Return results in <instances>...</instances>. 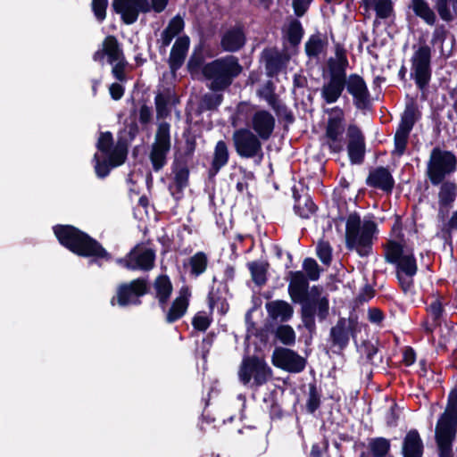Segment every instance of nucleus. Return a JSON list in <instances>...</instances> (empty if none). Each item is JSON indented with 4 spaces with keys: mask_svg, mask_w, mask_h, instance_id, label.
<instances>
[{
    "mask_svg": "<svg viewBox=\"0 0 457 457\" xmlns=\"http://www.w3.org/2000/svg\"><path fill=\"white\" fill-rule=\"evenodd\" d=\"M232 143L237 154L242 159H253L256 164H261L264 154L261 138L250 129L240 128L234 130Z\"/></svg>",
    "mask_w": 457,
    "mask_h": 457,
    "instance_id": "6e6552de",
    "label": "nucleus"
},
{
    "mask_svg": "<svg viewBox=\"0 0 457 457\" xmlns=\"http://www.w3.org/2000/svg\"><path fill=\"white\" fill-rule=\"evenodd\" d=\"M378 232L374 220H364L362 225L357 212L351 213L346 220L345 247L349 251L355 250L361 257H367L372 250L373 237Z\"/></svg>",
    "mask_w": 457,
    "mask_h": 457,
    "instance_id": "39448f33",
    "label": "nucleus"
},
{
    "mask_svg": "<svg viewBox=\"0 0 457 457\" xmlns=\"http://www.w3.org/2000/svg\"><path fill=\"white\" fill-rule=\"evenodd\" d=\"M432 296L434 297V300L428 305L426 310L430 314L435 326H441L443 316L445 313V298L439 293H436V295H433Z\"/></svg>",
    "mask_w": 457,
    "mask_h": 457,
    "instance_id": "f704fd0d",
    "label": "nucleus"
},
{
    "mask_svg": "<svg viewBox=\"0 0 457 457\" xmlns=\"http://www.w3.org/2000/svg\"><path fill=\"white\" fill-rule=\"evenodd\" d=\"M247 267L251 273L252 280L259 287L267 282L268 263L253 261L247 263Z\"/></svg>",
    "mask_w": 457,
    "mask_h": 457,
    "instance_id": "ea45409f",
    "label": "nucleus"
},
{
    "mask_svg": "<svg viewBox=\"0 0 457 457\" xmlns=\"http://www.w3.org/2000/svg\"><path fill=\"white\" fill-rule=\"evenodd\" d=\"M238 377L245 386L258 389L265 385L272 377V370L263 358L256 355L245 356L238 370Z\"/></svg>",
    "mask_w": 457,
    "mask_h": 457,
    "instance_id": "423d86ee",
    "label": "nucleus"
},
{
    "mask_svg": "<svg viewBox=\"0 0 457 457\" xmlns=\"http://www.w3.org/2000/svg\"><path fill=\"white\" fill-rule=\"evenodd\" d=\"M292 193L295 202L294 211L296 215L303 219H309L316 212L318 207L307 193L300 194L295 186L293 187Z\"/></svg>",
    "mask_w": 457,
    "mask_h": 457,
    "instance_id": "cd10ccee",
    "label": "nucleus"
},
{
    "mask_svg": "<svg viewBox=\"0 0 457 457\" xmlns=\"http://www.w3.org/2000/svg\"><path fill=\"white\" fill-rule=\"evenodd\" d=\"M104 50L108 57V62L112 64L120 57L124 56L120 47L118 39L114 36H107L103 42Z\"/></svg>",
    "mask_w": 457,
    "mask_h": 457,
    "instance_id": "58836bf2",
    "label": "nucleus"
},
{
    "mask_svg": "<svg viewBox=\"0 0 457 457\" xmlns=\"http://www.w3.org/2000/svg\"><path fill=\"white\" fill-rule=\"evenodd\" d=\"M397 272L401 274L404 273L406 277L413 278L418 272L417 260L412 252L409 254H405L396 263Z\"/></svg>",
    "mask_w": 457,
    "mask_h": 457,
    "instance_id": "37998d69",
    "label": "nucleus"
},
{
    "mask_svg": "<svg viewBox=\"0 0 457 457\" xmlns=\"http://www.w3.org/2000/svg\"><path fill=\"white\" fill-rule=\"evenodd\" d=\"M365 183L370 187L391 194L395 182L387 167L378 166L370 170Z\"/></svg>",
    "mask_w": 457,
    "mask_h": 457,
    "instance_id": "aec40b11",
    "label": "nucleus"
},
{
    "mask_svg": "<svg viewBox=\"0 0 457 457\" xmlns=\"http://www.w3.org/2000/svg\"><path fill=\"white\" fill-rule=\"evenodd\" d=\"M272 364L289 373H300L306 366L307 361L295 351L287 347H276L272 353Z\"/></svg>",
    "mask_w": 457,
    "mask_h": 457,
    "instance_id": "dca6fc26",
    "label": "nucleus"
},
{
    "mask_svg": "<svg viewBox=\"0 0 457 457\" xmlns=\"http://www.w3.org/2000/svg\"><path fill=\"white\" fill-rule=\"evenodd\" d=\"M92 11L95 17L99 22H102L106 18V9L108 6V0H92Z\"/></svg>",
    "mask_w": 457,
    "mask_h": 457,
    "instance_id": "e2e57ef3",
    "label": "nucleus"
},
{
    "mask_svg": "<svg viewBox=\"0 0 457 457\" xmlns=\"http://www.w3.org/2000/svg\"><path fill=\"white\" fill-rule=\"evenodd\" d=\"M116 63L113 65L112 69V76L119 81L124 82L127 80V75L125 72L126 67L128 65V62L125 57L122 56L119 60L115 62Z\"/></svg>",
    "mask_w": 457,
    "mask_h": 457,
    "instance_id": "052dcab7",
    "label": "nucleus"
},
{
    "mask_svg": "<svg viewBox=\"0 0 457 457\" xmlns=\"http://www.w3.org/2000/svg\"><path fill=\"white\" fill-rule=\"evenodd\" d=\"M420 112L414 103L406 104L405 109L401 115V120L397 129L411 133L416 121L420 119Z\"/></svg>",
    "mask_w": 457,
    "mask_h": 457,
    "instance_id": "72a5a7b5",
    "label": "nucleus"
},
{
    "mask_svg": "<svg viewBox=\"0 0 457 457\" xmlns=\"http://www.w3.org/2000/svg\"><path fill=\"white\" fill-rule=\"evenodd\" d=\"M212 320L200 312L196 313L192 319V326L194 329L204 332L208 329Z\"/></svg>",
    "mask_w": 457,
    "mask_h": 457,
    "instance_id": "0e129e2a",
    "label": "nucleus"
},
{
    "mask_svg": "<svg viewBox=\"0 0 457 457\" xmlns=\"http://www.w3.org/2000/svg\"><path fill=\"white\" fill-rule=\"evenodd\" d=\"M174 173L176 193L181 194L189 183V169L171 170Z\"/></svg>",
    "mask_w": 457,
    "mask_h": 457,
    "instance_id": "09e8293b",
    "label": "nucleus"
},
{
    "mask_svg": "<svg viewBox=\"0 0 457 457\" xmlns=\"http://www.w3.org/2000/svg\"><path fill=\"white\" fill-rule=\"evenodd\" d=\"M170 149V125L166 121H162L158 124L154 140L150 146L148 154L152 169L154 172H159L167 165L168 154Z\"/></svg>",
    "mask_w": 457,
    "mask_h": 457,
    "instance_id": "1a4fd4ad",
    "label": "nucleus"
},
{
    "mask_svg": "<svg viewBox=\"0 0 457 457\" xmlns=\"http://www.w3.org/2000/svg\"><path fill=\"white\" fill-rule=\"evenodd\" d=\"M431 50L428 46H421L414 53L412 57L411 77L415 80L417 87L423 91L428 87L431 79Z\"/></svg>",
    "mask_w": 457,
    "mask_h": 457,
    "instance_id": "4468645a",
    "label": "nucleus"
},
{
    "mask_svg": "<svg viewBox=\"0 0 457 457\" xmlns=\"http://www.w3.org/2000/svg\"><path fill=\"white\" fill-rule=\"evenodd\" d=\"M308 398L306 401V411L313 414L321 405V390L318 388L317 382L314 379L312 382L308 384Z\"/></svg>",
    "mask_w": 457,
    "mask_h": 457,
    "instance_id": "a19ab883",
    "label": "nucleus"
},
{
    "mask_svg": "<svg viewBox=\"0 0 457 457\" xmlns=\"http://www.w3.org/2000/svg\"><path fill=\"white\" fill-rule=\"evenodd\" d=\"M367 450L361 452L359 457H387L392 455L391 441L383 436L372 437L368 440Z\"/></svg>",
    "mask_w": 457,
    "mask_h": 457,
    "instance_id": "7c9ffc66",
    "label": "nucleus"
},
{
    "mask_svg": "<svg viewBox=\"0 0 457 457\" xmlns=\"http://www.w3.org/2000/svg\"><path fill=\"white\" fill-rule=\"evenodd\" d=\"M153 117L152 108L146 104H142L139 109L138 113V120L143 125L145 126L150 123Z\"/></svg>",
    "mask_w": 457,
    "mask_h": 457,
    "instance_id": "774afa93",
    "label": "nucleus"
},
{
    "mask_svg": "<svg viewBox=\"0 0 457 457\" xmlns=\"http://www.w3.org/2000/svg\"><path fill=\"white\" fill-rule=\"evenodd\" d=\"M424 453V443L415 428L410 429L403 439V457H422Z\"/></svg>",
    "mask_w": 457,
    "mask_h": 457,
    "instance_id": "bb28decb",
    "label": "nucleus"
},
{
    "mask_svg": "<svg viewBox=\"0 0 457 457\" xmlns=\"http://www.w3.org/2000/svg\"><path fill=\"white\" fill-rule=\"evenodd\" d=\"M229 157L230 153L227 142L219 140L214 145L212 161L207 170L209 179H213L221 169L228 165Z\"/></svg>",
    "mask_w": 457,
    "mask_h": 457,
    "instance_id": "5701e85b",
    "label": "nucleus"
},
{
    "mask_svg": "<svg viewBox=\"0 0 457 457\" xmlns=\"http://www.w3.org/2000/svg\"><path fill=\"white\" fill-rule=\"evenodd\" d=\"M208 263L209 259L207 254L203 251L196 252L188 259L190 276L193 278H198L204 274L207 270Z\"/></svg>",
    "mask_w": 457,
    "mask_h": 457,
    "instance_id": "c9c22d12",
    "label": "nucleus"
},
{
    "mask_svg": "<svg viewBox=\"0 0 457 457\" xmlns=\"http://www.w3.org/2000/svg\"><path fill=\"white\" fill-rule=\"evenodd\" d=\"M293 303L300 304V316L303 326L312 337L316 334L317 327L315 317L317 315L320 321L327 320L329 315V301L327 296H322L321 300H315L307 298L303 302H292Z\"/></svg>",
    "mask_w": 457,
    "mask_h": 457,
    "instance_id": "9b49d317",
    "label": "nucleus"
},
{
    "mask_svg": "<svg viewBox=\"0 0 457 457\" xmlns=\"http://www.w3.org/2000/svg\"><path fill=\"white\" fill-rule=\"evenodd\" d=\"M352 333L347 329L346 319L340 317L336 325L330 328L329 339L333 347H337L341 352L345 350L350 342Z\"/></svg>",
    "mask_w": 457,
    "mask_h": 457,
    "instance_id": "c85d7f7f",
    "label": "nucleus"
},
{
    "mask_svg": "<svg viewBox=\"0 0 457 457\" xmlns=\"http://www.w3.org/2000/svg\"><path fill=\"white\" fill-rule=\"evenodd\" d=\"M154 261L155 252L153 249L137 245L123 258L117 259L116 262L129 270L148 271L154 268Z\"/></svg>",
    "mask_w": 457,
    "mask_h": 457,
    "instance_id": "ddd939ff",
    "label": "nucleus"
},
{
    "mask_svg": "<svg viewBox=\"0 0 457 457\" xmlns=\"http://www.w3.org/2000/svg\"><path fill=\"white\" fill-rule=\"evenodd\" d=\"M112 7L126 25L135 23L140 12H149L148 0H112Z\"/></svg>",
    "mask_w": 457,
    "mask_h": 457,
    "instance_id": "f3484780",
    "label": "nucleus"
},
{
    "mask_svg": "<svg viewBox=\"0 0 457 457\" xmlns=\"http://www.w3.org/2000/svg\"><path fill=\"white\" fill-rule=\"evenodd\" d=\"M438 192V216L444 219L452 208L457 196V185L451 180H443Z\"/></svg>",
    "mask_w": 457,
    "mask_h": 457,
    "instance_id": "b1692460",
    "label": "nucleus"
},
{
    "mask_svg": "<svg viewBox=\"0 0 457 457\" xmlns=\"http://www.w3.org/2000/svg\"><path fill=\"white\" fill-rule=\"evenodd\" d=\"M403 245L395 240H389L385 246V260L387 263L396 264L403 257Z\"/></svg>",
    "mask_w": 457,
    "mask_h": 457,
    "instance_id": "c03bdc74",
    "label": "nucleus"
},
{
    "mask_svg": "<svg viewBox=\"0 0 457 457\" xmlns=\"http://www.w3.org/2000/svg\"><path fill=\"white\" fill-rule=\"evenodd\" d=\"M276 115L286 124H293L295 120V115L290 108H288L281 101L273 108Z\"/></svg>",
    "mask_w": 457,
    "mask_h": 457,
    "instance_id": "6e6d98bb",
    "label": "nucleus"
},
{
    "mask_svg": "<svg viewBox=\"0 0 457 457\" xmlns=\"http://www.w3.org/2000/svg\"><path fill=\"white\" fill-rule=\"evenodd\" d=\"M276 125L273 115L267 110L256 111L252 116V129L262 140L270 138Z\"/></svg>",
    "mask_w": 457,
    "mask_h": 457,
    "instance_id": "412c9836",
    "label": "nucleus"
},
{
    "mask_svg": "<svg viewBox=\"0 0 457 457\" xmlns=\"http://www.w3.org/2000/svg\"><path fill=\"white\" fill-rule=\"evenodd\" d=\"M435 7L444 21L451 22L457 17V0H436Z\"/></svg>",
    "mask_w": 457,
    "mask_h": 457,
    "instance_id": "e433bc0d",
    "label": "nucleus"
},
{
    "mask_svg": "<svg viewBox=\"0 0 457 457\" xmlns=\"http://www.w3.org/2000/svg\"><path fill=\"white\" fill-rule=\"evenodd\" d=\"M304 30L302 23L297 19H293L287 30V38L292 46H296L301 43Z\"/></svg>",
    "mask_w": 457,
    "mask_h": 457,
    "instance_id": "a18cd8bd",
    "label": "nucleus"
},
{
    "mask_svg": "<svg viewBox=\"0 0 457 457\" xmlns=\"http://www.w3.org/2000/svg\"><path fill=\"white\" fill-rule=\"evenodd\" d=\"M184 19L179 14H177L170 20L167 27L164 29L177 37L184 30Z\"/></svg>",
    "mask_w": 457,
    "mask_h": 457,
    "instance_id": "680f3d73",
    "label": "nucleus"
},
{
    "mask_svg": "<svg viewBox=\"0 0 457 457\" xmlns=\"http://www.w3.org/2000/svg\"><path fill=\"white\" fill-rule=\"evenodd\" d=\"M287 278V292L292 302H303L307 298L321 300L322 288L315 285L310 287L308 278L302 270L289 271Z\"/></svg>",
    "mask_w": 457,
    "mask_h": 457,
    "instance_id": "f8f14e48",
    "label": "nucleus"
},
{
    "mask_svg": "<svg viewBox=\"0 0 457 457\" xmlns=\"http://www.w3.org/2000/svg\"><path fill=\"white\" fill-rule=\"evenodd\" d=\"M362 347L367 361L370 364H375V356L378 353V346L372 344L370 341L366 340L363 341Z\"/></svg>",
    "mask_w": 457,
    "mask_h": 457,
    "instance_id": "338daca9",
    "label": "nucleus"
},
{
    "mask_svg": "<svg viewBox=\"0 0 457 457\" xmlns=\"http://www.w3.org/2000/svg\"><path fill=\"white\" fill-rule=\"evenodd\" d=\"M347 154L352 164H362L366 154L365 137L361 129L351 124L347 129Z\"/></svg>",
    "mask_w": 457,
    "mask_h": 457,
    "instance_id": "a211bd4d",
    "label": "nucleus"
},
{
    "mask_svg": "<svg viewBox=\"0 0 457 457\" xmlns=\"http://www.w3.org/2000/svg\"><path fill=\"white\" fill-rule=\"evenodd\" d=\"M150 291V283L147 278L139 277L129 282H124L118 286L116 295L111 299V304L115 303L120 307L129 305H140L141 297Z\"/></svg>",
    "mask_w": 457,
    "mask_h": 457,
    "instance_id": "9d476101",
    "label": "nucleus"
},
{
    "mask_svg": "<svg viewBox=\"0 0 457 457\" xmlns=\"http://www.w3.org/2000/svg\"><path fill=\"white\" fill-rule=\"evenodd\" d=\"M243 66L233 54H228L206 62L202 74L210 81V89L213 92L227 90L233 81L242 73Z\"/></svg>",
    "mask_w": 457,
    "mask_h": 457,
    "instance_id": "20e7f679",
    "label": "nucleus"
},
{
    "mask_svg": "<svg viewBox=\"0 0 457 457\" xmlns=\"http://www.w3.org/2000/svg\"><path fill=\"white\" fill-rule=\"evenodd\" d=\"M457 170V156L448 150L434 147L428 162L427 176L433 186H438Z\"/></svg>",
    "mask_w": 457,
    "mask_h": 457,
    "instance_id": "0eeeda50",
    "label": "nucleus"
},
{
    "mask_svg": "<svg viewBox=\"0 0 457 457\" xmlns=\"http://www.w3.org/2000/svg\"><path fill=\"white\" fill-rule=\"evenodd\" d=\"M457 436V387L447 398L446 407L439 416L435 428V442L438 457H454L453 443Z\"/></svg>",
    "mask_w": 457,
    "mask_h": 457,
    "instance_id": "7ed1b4c3",
    "label": "nucleus"
},
{
    "mask_svg": "<svg viewBox=\"0 0 457 457\" xmlns=\"http://www.w3.org/2000/svg\"><path fill=\"white\" fill-rule=\"evenodd\" d=\"M335 54L337 60L330 58L328 62V79L320 89L322 100L327 104H332L343 96L349 100L346 95L343 96L344 90L353 97V104L356 109L361 111L370 110L372 106V100L365 79L357 73L347 75L346 69L349 62L345 47L337 43L335 45Z\"/></svg>",
    "mask_w": 457,
    "mask_h": 457,
    "instance_id": "f257e3e1",
    "label": "nucleus"
},
{
    "mask_svg": "<svg viewBox=\"0 0 457 457\" xmlns=\"http://www.w3.org/2000/svg\"><path fill=\"white\" fill-rule=\"evenodd\" d=\"M204 64V56L202 52V46H199L198 49L195 48L188 59L187 70L190 73H195L199 70L202 71Z\"/></svg>",
    "mask_w": 457,
    "mask_h": 457,
    "instance_id": "8fccbe9b",
    "label": "nucleus"
},
{
    "mask_svg": "<svg viewBox=\"0 0 457 457\" xmlns=\"http://www.w3.org/2000/svg\"><path fill=\"white\" fill-rule=\"evenodd\" d=\"M261 96L267 101L272 109L280 102L278 96L275 93L274 85L270 80L266 83Z\"/></svg>",
    "mask_w": 457,
    "mask_h": 457,
    "instance_id": "13d9d810",
    "label": "nucleus"
},
{
    "mask_svg": "<svg viewBox=\"0 0 457 457\" xmlns=\"http://www.w3.org/2000/svg\"><path fill=\"white\" fill-rule=\"evenodd\" d=\"M332 112L337 113L335 116H330L328 119L325 138L327 145L333 154H339L343 151V133H344V111L339 106H335L331 109Z\"/></svg>",
    "mask_w": 457,
    "mask_h": 457,
    "instance_id": "2eb2a0df",
    "label": "nucleus"
},
{
    "mask_svg": "<svg viewBox=\"0 0 457 457\" xmlns=\"http://www.w3.org/2000/svg\"><path fill=\"white\" fill-rule=\"evenodd\" d=\"M153 286L155 291V298L158 300L159 307L162 312H165L172 295V283L168 275L161 274L155 278Z\"/></svg>",
    "mask_w": 457,
    "mask_h": 457,
    "instance_id": "c756f323",
    "label": "nucleus"
},
{
    "mask_svg": "<svg viewBox=\"0 0 457 457\" xmlns=\"http://www.w3.org/2000/svg\"><path fill=\"white\" fill-rule=\"evenodd\" d=\"M376 16L379 19H387L394 12L392 0H378L374 6Z\"/></svg>",
    "mask_w": 457,
    "mask_h": 457,
    "instance_id": "864d4df0",
    "label": "nucleus"
},
{
    "mask_svg": "<svg viewBox=\"0 0 457 457\" xmlns=\"http://www.w3.org/2000/svg\"><path fill=\"white\" fill-rule=\"evenodd\" d=\"M190 46V38L187 35L178 37L174 45L171 47L169 66L172 71H176L183 65L187 53Z\"/></svg>",
    "mask_w": 457,
    "mask_h": 457,
    "instance_id": "a878e982",
    "label": "nucleus"
},
{
    "mask_svg": "<svg viewBox=\"0 0 457 457\" xmlns=\"http://www.w3.org/2000/svg\"><path fill=\"white\" fill-rule=\"evenodd\" d=\"M303 270L305 278H308V282L317 281L320 277L322 269L319 266L315 259L312 257H306L303 262Z\"/></svg>",
    "mask_w": 457,
    "mask_h": 457,
    "instance_id": "49530a36",
    "label": "nucleus"
},
{
    "mask_svg": "<svg viewBox=\"0 0 457 457\" xmlns=\"http://www.w3.org/2000/svg\"><path fill=\"white\" fill-rule=\"evenodd\" d=\"M332 247L328 241H320L316 247V253L320 261L325 265L332 262Z\"/></svg>",
    "mask_w": 457,
    "mask_h": 457,
    "instance_id": "3c124183",
    "label": "nucleus"
},
{
    "mask_svg": "<svg viewBox=\"0 0 457 457\" xmlns=\"http://www.w3.org/2000/svg\"><path fill=\"white\" fill-rule=\"evenodd\" d=\"M246 44V35L242 24H236L220 36V46L223 52L237 53Z\"/></svg>",
    "mask_w": 457,
    "mask_h": 457,
    "instance_id": "6ab92c4d",
    "label": "nucleus"
},
{
    "mask_svg": "<svg viewBox=\"0 0 457 457\" xmlns=\"http://www.w3.org/2000/svg\"><path fill=\"white\" fill-rule=\"evenodd\" d=\"M223 101V95L215 93L204 94L197 105V113L201 114L207 111H216Z\"/></svg>",
    "mask_w": 457,
    "mask_h": 457,
    "instance_id": "4c0bfd02",
    "label": "nucleus"
},
{
    "mask_svg": "<svg viewBox=\"0 0 457 457\" xmlns=\"http://www.w3.org/2000/svg\"><path fill=\"white\" fill-rule=\"evenodd\" d=\"M313 0H293L292 7L296 17H303Z\"/></svg>",
    "mask_w": 457,
    "mask_h": 457,
    "instance_id": "69168bd1",
    "label": "nucleus"
},
{
    "mask_svg": "<svg viewBox=\"0 0 457 457\" xmlns=\"http://www.w3.org/2000/svg\"><path fill=\"white\" fill-rule=\"evenodd\" d=\"M265 309L269 318L279 323H287L294 316V307L285 300L267 302Z\"/></svg>",
    "mask_w": 457,
    "mask_h": 457,
    "instance_id": "393cba45",
    "label": "nucleus"
},
{
    "mask_svg": "<svg viewBox=\"0 0 457 457\" xmlns=\"http://www.w3.org/2000/svg\"><path fill=\"white\" fill-rule=\"evenodd\" d=\"M94 161L96 162L95 171L96 176L99 179L106 178L109 175L111 169L113 168L112 162L108 159L101 160L97 154H95Z\"/></svg>",
    "mask_w": 457,
    "mask_h": 457,
    "instance_id": "5fc2aeb1",
    "label": "nucleus"
},
{
    "mask_svg": "<svg viewBox=\"0 0 457 457\" xmlns=\"http://www.w3.org/2000/svg\"><path fill=\"white\" fill-rule=\"evenodd\" d=\"M190 296V288L187 286H183L179 291V295L172 301L170 308L164 312H166L165 321L168 324L179 320L187 313Z\"/></svg>",
    "mask_w": 457,
    "mask_h": 457,
    "instance_id": "4be33fe9",
    "label": "nucleus"
},
{
    "mask_svg": "<svg viewBox=\"0 0 457 457\" xmlns=\"http://www.w3.org/2000/svg\"><path fill=\"white\" fill-rule=\"evenodd\" d=\"M129 140L125 137L118 136L115 146H113L108 155V160L112 162V167L122 165L128 155Z\"/></svg>",
    "mask_w": 457,
    "mask_h": 457,
    "instance_id": "473e14b6",
    "label": "nucleus"
},
{
    "mask_svg": "<svg viewBox=\"0 0 457 457\" xmlns=\"http://www.w3.org/2000/svg\"><path fill=\"white\" fill-rule=\"evenodd\" d=\"M53 231L61 245L79 257L91 258V263L101 265L100 261L112 258L99 241L73 225L57 224Z\"/></svg>",
    "mask_w": 457,
    "mask_h": 457,
    "instance_id": "f03ea898",
    "label": "nucleus"
},
{
    "mask_svg": "<svg viewBox=\"0 0 457 457\" xmlns=\"http://www.w3.org/2000/svg\"><path fill=\"white\" fill-rule=\"evenodd\" d=\"M324 47V42L319 35H312L304 46L305 54L308 57H317Z\"/></svg>",
    "mask_w": 457,
    "mask_h": 457,
    "instance_id": "de8ad7c7",
    "label": "nucleus"
},
{
    "mask_svg": "<svg viewBox=\"0 0 457 457\" xmlns=\"http://www.w3.org/2000/svg\"><path fill=\"white\" fill-rule=\"evenodd\" d=\"M113 137L112 132L105 131L101 132L98 141L96 143V148L103 154H106L111 152L113 147Z\"/></svg>",
    "mask_w": 457,
    "mask_h": 457,
    "instance_id": "4d7b16f0",
    "label": "nucleus"
},
{
    "mask_svg": "<svg viewBox=\"0 0 457 457\" xmlns=\"http://www.w3.org/2000/svg\"><path fill=\"white\" fill-rule=\"evenodd\" d=\"M275 339L279 341L282 345L292 346L295 344V332L294 328L287 324L280 323L274 330Z\"/></svg>",
    "mask_w": 457,
    "mask_h": 457,
    "instance_id": "79ce46f5",
    "label": "nucleus"
},
{
    "mask_svg": "<svg viewBox=\"0 0 457 457\" xmlns=\"http://www.w3.org/2000/svg\"><path fill=\"white\" fill-rule=\"evenodd\" d=\"M410 8L414 14L420 18L426 24L429 26L436 24V12L426 0H411Z\"/></svg>",
    "mask_w": 457,
    "mask_h": 457,
    "instance_id": "2f4dec72",
    "label": "nucleus"
},
{
    "mask_svg": "<svg viewBox=\"0 0 457 457\" xmlns=\"http://www.w3.org/2000/svg\"><path fill=\"white\" fill-rule=\"evenodd\" d=\"M410 133L396 129L394 137L395 151L397 155L401 156L405 153Z\"/></svg>",
    "mask_w": 457,
    "mask_h": 457,
    "instance_id": "603ef678",
    "label": "nucleus"
},
{
    "mask_svg": "<svg viewBox=\"0 0 457 457\" xmlns=\"http://www.w3.org/2000/svg\"><path fill=\"white\" fill-rule=\"evenodd\" d=\"M154 104H155L157 118L158 119L166 118L170 113V111L168 108V104H169L168 97H166L162 94L159 93L154 97Z\"/></svg>",
    "mask_w": 457,
    "mask_h": 457,
    "instance_id": "bf43d9fd",
    "label": "nucleus"
}]
</instances>
